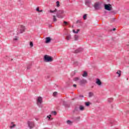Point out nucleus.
<instances>
[{
  "mask_svg": "<svg viewBox=\"0 0 129 129\" xmlns=\"http://www.w3.org/2000/svg\"><path fill=\"white\" fill-rule=\"evenodd\" d=\"M56 17L58 19H63L65 17V15H64V11L58 10L56 14Z\"/></svg>",
  "mask_w": 129,
  "mask_h": 129,
  "instance_id": "obj_1",
  "label": "nucleus"
},
{
  "mask_svg": "<svg viewBox=\"0 0 129 129\" xmlns=\"http://www.w3.org/2000/svg\"><path fill=\"white\" fill-rule=\"evenodd\" d=\"M43 61L44 62H52L53 61V58L51 56H50L47 54L45 55L43 57Z\"/></svg>",
  "mask_w": 129,
  "mask_h": 129,
  "instance_id": "obj_2",
  "label": "nucleus"
},
{
  "mask_svg": "<svg viewBox=\"0 0 129 129\" xmlns=\"http://www.w3.org/2000/svg\"><path fill=\"white\" fill-rule=\"evenodd\" d=\"M26 30V27L23 25H20L18 29V32H17V35L19 34H23Z\"/></svg>",
  "mask_w": 129,
  "mask_h": 129,
  "instance_id": "obj_3",
  "label": "nucleus"
},
{
  "mask_svg": "<svg viewBox=\"0 0 129 129\" xmlns=\"http://www.w3.org/2000/svg\"><path fill=\"white\" fill-rule=\"evenodd\" d=\"M27 124L29 128L32 129L34 126H35V123L33 121H28Z\"/></svg>",
  "mask_w": 129,
  "mask_h": 129,
  "instance_id": "obj_4",
  "label": "nucleus"
},
{
  "mask_svg": "<svg viewBox=\"0 0 129 129\" xmlns=\"http://www.w3.org/2000/svg\"><path fill=\"white\" fill-rule=\"evenodd\" d=\"M87 83V81L85 79H82L79 82V84L81 86H84Z\"/></svg>",
  "mask_w": 129,
  "mask_h": 129,
  "instance_id": "obj_5",
  "label": "nucleus"
},
{
  "mask_svg": "<svg viewBox=\"0 0 129 129\" xmlns=\"http://www.w3.org/2000/svg\"><path fill=\"white\" fill-rule=\"evenodd\" d=\"M43 102V98H42V97H37V105L40 106L41 104H42V102Z\"/></svg>",
  "mask_w": 129,
  "mask_h": 129,
  "instance_id": "obj_6",
  "label": "nucleus"
},
{
  "mask_svg": "<svg viewBox=\"0 0 129 129\" xmlns=\"http://www.w3.org/2000/svg\"><path fill=\"white\" fill-rule=\"evenodd\" d=\"M112 7L110 5V4H105V10L106 11H110Z\"/></svg>",
  "mask_w": 129,
  "mask_h": 129,
  "instance_id": "obj_7",
  "label": "nucleus"
},
{
  "mask_svg": "<svg viewBox=\"0 0 129 129\" xmlns=\"http://www.w3.org/2000/svg\"><path fill=\"white\" fill-rule=\"evenodd\" d=\"M96 84H97V85H98L99 86H101V84H102V83H101V81L99 79H96Z\"/></svg>",
  "mask_w": 129,
  "mask_h": 129,
  "instance_id": "obj_8",
  "label": "nucleus"
},
{
  "mask_svg": "<svg viewBox=\"0 0 129 129\" xmlns=\"http://www.w3.org/2000/svg\"><path fill=\"white\" fill-rule=\"evenodd\" d=\"M95 10H99V3H96L94 5Z\"/></svg>",
  "mask_w": 129,
  "mask_h": 129,
  "instance_id": "obj_9",
  "label": "nucleus"
},
{
  "mask_svg": "<svg viewBox=\"0 0 129 129\" xmlns=\"http://www.w3.org/2000/svg\"><path fill=\"white\" fill-rule=\"evenodd\" d=\"M71 39H72V37H71V35L70 34H68L66 37V40H67V41H70Z\"/></svg>",
  "mask_w": 129,
  "mask_h": 129,
  "instance_id": "obj_10",
  "label": "nucleus"
},
{
  "mask_svg": "<svg viewBox=\"0 0 129 129\" xmlns=\"http://www.w3.org/2000/svg\"><path fill=\"white\" fill-rule=\"evenodd\" d=\"M51 42V38H50L49 37H47L45 38V43H46V44H48V43H50Z\"/></svg>",
  "mask_w": 129,
  "mask_h": 129,
  "instance_id": "obj_11",
  "label": "nucleus"
},
{
  "mask_svg": "<svg viewBox=\"0 0 129 129\" xmlns=\"http://www.w3.org/2000/svg\"><path fill=\"white\" fill-rule=\"evenodd\" d=\"M83 49L81 48H79L75 50V53H79V52H81V51H83Z\"/></svg>",
  "mask_w": 129,
  "mask_h": 129,
  "instance_id": "obj_12",
  "label": "nucleus"
},
{
  "mask_svg": "<svg viewBox=\"0 0 129 129\" xmlns=\"http://www.w3.org/2000/svg\"><path fill=\"white\" fill-rule=\"evenodd\" d=\"M79 39V36L78 35H74V41H78Z\"/></svg>",
  "mask_w": 129,
  "mask_h": 129,
  "instance_id": "obj_13",
  "label": "nucleus"
},
{
  "mask_svg": "<svg viewBox=\"0 0 129 129\" xmlns=\"http://www.w3.org/2000/svg\"><path fill=\"white\" fill-rule=\"evenodd\" d=\"M79 109L81 111H83V110H84V109H85V108H84V107L83 105H80L79 107Z\"/></svg>",
  "mask_w": 129,
  "mask_h": 129,
  "instance_id": "obj_14",
  "label": "nucleus"
},
{
  "mask_svg": "<svg viewBox=\"0 0 129 129\" xmlns=\"http://www.w3.org/2000/svg\"><path fill=\"white\" fill-rule=\"evenodd\" d=\"M88 75V74H87V72H84V73L82 75L83 77H87Z\"/></svg>",
  "mask_w": 129,
  "mask_h": 129,
  "instance_id": "obj_15",
  "label": "nucleus"
},
{
  "mask_svg": "<svg viewBox=\"0 0 129 129\" xmlns=\"http://www.w3.org/2000/svg\"><path fill=\"white\" fill-rule=\"evenodd\" d=\"M16 126V124H14V122H11V125H10V128H14Z\"/></svg>",
  "mask_w": 129,
  "mask_h": 129,
  "instance_id": "obj_16",
  "label": "nucleus"
},
{
  "mask_svg": "<svg viewBox=\"0 0 129 129\" xmlns=\"http://www.w3.org/2000/svg\"><path fill=\"white\" fill-rule=\"evenodd\" d=\"M116 74H118V77H120V76L121 75V71H118L116 72Z\"/></svg>",
  "mask_w": 129,
  "mask_h": 129,
  "instance_id": "obj_17",
  "label": "nucleus"
},
{
  "mask_svg": "<svg viewBox=\"0 0 129 129\" xmlns=\"http://www.w3.org/2000/svg\"><path fill=\"white\" fill-rule=\"evenodd\" d=\"M91 4V1L90 0H87L86 1V4L87 5H90Z\"/></svg>",
  "mask_w": 129,
  "mask_h": 129,
  "instance_id": "obj_18",
  "label": "nucleus"
},
{
  "mask_svg": "<svg viewBox=\"0 0 129 129\" xmlns=\"http://www.w3.org/2000/svg\"><path fill=\"white\" fill-rule=\"evenodd\" d=\"M112 101H113V99H112V98L108 99V102H109V103L112 102Z\"/></svg>",
  "mask_w": 129,
  "mask_h": 129,
  "instance_id": "obj_19",
  "label": "nucleus"
},
{
  "mask_svg": "<svg viewBox=\"0 0 129 129\" xmlns=\"http://www.w3.org/2000/svg\"><path fill=\"white\" fill-rule=\"evenodd\" d=\"M94 94L93 92H89V97H92L93 96Z\"/></svg>",
  "mask_w": 129,
  "mask_h": 129,
  "instance_id": "obj_20",
  "label": "nucleus"
},
{
  "mask_svg": "<svg viewBox=\"0 0 129 129\" xmlns=\"http://www.w3.org/2000/svg\"><path fill=\"white\" fill-rule=\"evenodd\" d=\"M53 22H57V19L56 18V16H53Z\"/></svg>",
  "mask_w": 129,
  "mask_h": 129,
  "instance_id": "obj_21",
  "label": "nucleus"
},
{
  "mask_svg": "<svg viewBox=\"0 0 129 129\" xmlns=\"http://www.w3.org/2000/svg\"><path fill=\"white\" fill-rule=\"evenodd\" d=\"M56 7L59 8L60 7V2L59 1L56 2Z\"/></svg>",
  "mask_w": 129,
  "mask_h": 129,
  "instance_id": "obj_22",
  "label": "nucleus"
},
{
  "mask_svg": "<svg viewBox=\"0 0 129 129\" xmlns=\"http://www.w3.org/2000/svg\"><path fill=\"white\" fill-rule=\"evenodd\" d=\"M83 19L84 20H87V14H85L84 16H83Z\"/></svg>",
  "mask_w": 129,
  "mask_h": 129,
  "instance_id": "obj_23",
  "label": "nucleus"
},
{
  "mask_svg": "<svg viewBox=\"0 0 129 129\" xmlns=\"http://www.w3.org/2000/svg\"><path fill=\"white\" fill-rule=\"evenodd\" d=\"M67 122L68 123V124H72V121H70V120H67Z\"/></svg>",
  "mask_w": 129,
  "mask_h": 129,
  "instance_id": "obj_24",
  "label": "nucleus"
},
{
  "mask_svg": "<svg viewBox=\"0 0 129 129\" xmlns=\"http://www.w3.org/2000/svg\"><path fill=\"white\" fill-rule=\"evenodd\" d=\"M86 106H89L90 105V102H87L85 103Z\"/></svg>",
  "mask_w": 129,
  "mask_h": 129,
  "instance_id": "obj_25",
  "label": "nucleus"
},
{
  "mask_svg": "<svg viewBox=\"0 0 129 129\" xmlns=\"http://www.w3.org/2000/svg\"><path fill=\"white\" fill-rule=\"evenodd\" d=\"M79 31H80V30L79 29H78L77 31V32L75 30H73V33H75V34H78V32H79Z\"/></svg>",
  "mask_w": 129,
  "mask_h": 129,
  "instance_id": "obj_26",
  "label": "nucleus"
},
{
  "mask_svg": "<svg viewBox=\"0 0 129 129\" xmlns=\"http://www.w3.org/2000/svg\"><path fill=\"white\" fill-rule=\"evenodd\" d=\"M57 12V9H55L54 11L50 10V13H53Z\"/></svg>",
  "mask_w": 129,
  "mask_h": 129,
  "instance_id": "obj_27",
  "label": "nucleus"
},
{
  "mask_svg": "<svg viewBox=\"0 0 129 129\" xmlns=\"http://www.w3.org/2000/svg\"><path fill=\"white\" fill-rule=\"evenodd\" d=\"M74 80L75 81H78V80H79V78H78V77L75 78L74 79Z\"/></svg>",
  "mask_w": 129,
  "mask_h": 129,
  "instance_id": "obj_28",
  "label": "nucleus"
},
{
  "mask_svg": "<svg viewBox=\"0 0 129 129\" xmlns=\"http://www.w3.org/2000/svg\"><path fill=\"white\" fill-rule=\"evenodd\" d=\"M30 46L32 48L34 46V44H33V42H30Z\"/></svg>",
  "mask_w": 129,
  "mask_h": 129,
  "instance_id": "obj_29",
  "label": "nucleus"
},
{
  "mask_svg": "<svg viewBox=\"0 0 129 129\" xmlns=\"http://www.w3.org/2000/svg\"><path fill=\"white\" fill-rule=\"evenodd\" d=\"M74 64L76 66H77V65H78V62L77 61H74Z\"/></svg>",
  "mask_w": 129,
  "mask_h": 129,
  "instance_id": "obj_30",
  "label": "nucleus"
},
{
  "mask_svg": "<svg viewBox=\"0 0 129 129\" xmlns=\"http://www.w3.org/2000/svg\"><path fill=\"white\" fill-rule=\"evenodd\" d=\"M18 37H15V38H14V39H13V40L14 41H18Z\"/></svg>",
  "mask_w": 129,
  "mask_h": 129,
  "instance_id": "obj_31",
  "label": "nucleus"
},
{
  "mask_svg": "<svg viewBox=\"0 0 129 129\" xmlns=\"http://www.w3.org/2000/svg\"><path fill=\"white\" fill-rule=\"evenodd\" d=\"M63 24L64 25H65L66 26H67V25H68V22H66V21H64L63 22Z\"/></svg>",
  "mask_w": 129,
  "mask_h": 129,
  "instance_id": "obj_32",
  "label": "nucleus"
},
{
  "mask_svg": "<svg viewBox=\"0 0 129 129\" xmlns=\"http://www.w3.org/2000/svg\"><path fill=\"white\" fill-rule=\"evenodd\" d=\"M57 93L56 92H54L53 93V96H56V95H57Z\"/></svg>",
  "mask_w": 129,
  "mask_h": 129,
  "instance_id": "obj_33",
  "label": "nucleus"
},
{
  "mask_svg": "<svg viewBox=\"0 0 129 129\" xmlns=\"http://www.w3.org/2000/svg\"><path fill=\"white\" fill-rule=\"evenodd\" d=\"M52 113H53L54 115H56V114H57V112L56 111H52Z\"/></svg>",
  "mask_w": 129,
  "mask_h": 129,
  "instance_id": "obj_34",
  "label": "nucleus"
},
{
  "mask_svg": "<svg viewBox=\"0 0 129 129\" xmlns=\"http://www.w3.org/2000/svg\"><path fill=\"white\" fill-rule=\"evenodd\" d=\"M51 116H52L51 115H49L47 116V118H49V120L51 118Z\"/></svg>",
  "mask_w": 129,
  "mask_h": 129,
  "instance_id": "obj_35",
  "label": "nucleus"
},
{
  "mask_svg": "<svg viewBox=\"0 0 129 129\" xmlns=\"http://www.w3.org/2000/svg\"><path fill=\"white\" fill-rule=\"evenodd\" d=\"M36 11H37V12H40V8H39V7H37V8H36Z\"/></svg>",
  "mask_w": 129,
  "mask_h": 129,
  "instance_id": "obj_36",
  "label": "nucleus"
},
{
  "mask_svg": "<svg viewBox=\"0 0 129 129\" xmlns=\"http://www.w3.org/2000/svg\"><path fill=\"white\" fill-rule=\"evenodd\" d=\"M77 110H78V108L77 107H76V108H75L74 111H75H75H77Z\"/></svg>",
  "mask_w": 129,
  "mask_h": 129,
  "instance_id": "obj_37",
  "label": "nucleus"
},
{
  "mask_svg": "<svg viewBox=\"0 0 129 129\" xmlns=\"http://www.w3.org/2000/svg\"><path fill=\"white\" fill-rule=\"evenodd\" d=\"M63 104H64V105H65V106H66V107H69V106L68 105H66V104H65V103H64Z\"/></svg>",
  "mask_w": 129,
  "mask_h": 129,
  "instance_id": "obj_38",
  "label": "nucleus"
},
{
  "mask_svg": "<svg viewBox=\"0 0 129 129\" xmlns=\"http://www.w3.org/2000/svg\"><path fill=\"white\" fill-rule=\"evenodd\" d=\"M27 69H31V66H29L27 67Z\"/></svg>",
  "mask_w": 129,
  "mask_h": 129,
  "instance_id": "obj_39",
  "label": "nucleus"
},
{
  "mask_svg": "<svg viewBox=\"0 0 129 129\" xmlns=\"http://www.w3.org/2000/svg\"><path fill=\"white\" fill-rule=\"evenodd\" d=\"M74 87H77V85L76 84H74L73 85Z\"/></svg>",
  "mask_w": 129,
  "mask_h": 129,
  "instance_id": "obj_40",
  "label": "nucleus"
},
{
  "mask_svg": "<svg viewBox=\"0 0 129 129\" xmlns=\"http://www.w3.org/2000/svg\"><path fill=\"white\" fill-rule=\"evenodd\" d=\"M80 97L83 98V97H84V96L82 95H80Z\"/></svg>",
  "mask_w": 129,
  "mask_h": 129,
  "instance_id": "obj_41",
  "label": "nucleus"
},
{
  "mask_svg": "<svg viewBox=\"0 0 129 129\" xmlns=\"http://www.w3.org/2000/svg\"><path fill=\"white\" fill-rule=\"evenodd\" d=\"M43 12V10H39V13H42Z\"/></svg>",
  "mask_w": 129,
  "mask_h": 129,
  "instance_id": "obj_42",
  "label": "nucleus"
},
{
  "mask_svg": "<svg viewBox=\"0 0 129 129\" xmlns=\"http://www.w3.org/2000/svg\"><path fill=\"white\" fill-rule=\"evenodd\" d=\"M77 119H80V117H77Z\"/></svg>",
  "mask_w": 129,
  "mask_h": 129,
  "instance_id": "obj_43",
  "label": "nucleus"
},
{
  "mask_svg": "<svg viewBox=\"0 0 129 129\" xmlns=\"http://www.w3.org/2000/svg\"><path fill=\"white\" fill-rule=\"evenodd\" d=\"M36 120H39V118H35Z\"/></svg>",
  "mask_w": 129,
  "mask_h": 129,
  "instance_id": "obj_44",
  "label": "nucleus"
},
{
  "mask_svg": "<svg viewBox=\"0 0 129 129\" xmlns=\"http://www.w3.org/2000/svg\"><path fill=\"white\" fill-rule=\"evenodd\" d=\"M116 29L115 28H113V31H115Z\"/></svg>",
  "mask_w": 129,
  "mask_h": 129,
  "instance_id": "obj_45",
  "label": "nucleus"
}]
</instances>
